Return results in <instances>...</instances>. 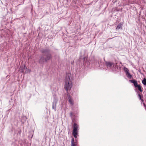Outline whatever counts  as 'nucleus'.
Returning a JSON list of instances; mask_svg holds the SVG:
<instances>
[{
    "instance_id": "423d86ee",
    "label": "nucleus",
    "mask_w": 146,
    "mask_h": 146,
    "mask_svg": "<svg viewBox=\"0 0 146 146\" xmlns=\"http://www.w3.org/2000/svg\"><path fill=\"white\" fill-rule=\"evenodd\" d=\"M25 68H26L25 66H21L19 69V71L20 72H23L24 71Z\"/></svg>"
},
{
    "instance_id": "9d476101",
    "label": "nucleus",
    "mask_w": 146,
    "mask_h": 146,
    "mask_svg": "<svg viewBox=\"0 0 146 146\" xmlns=\"http://www.w3.org/2000/svg\"><path fill=\"white\" fill-rule=\"evenodd\" d=\"M56 103L53 102L52 104V109H54L55 110L56 109Z\"/></svg>"
},
{
    "instance_id": "0eeeda50",
    "label": "nucleus",
    "mask_w": 146,
    "mask_h": 146,
    "mask_svg": "<svg viewBox=\"0 0 146 146\" xmlns=\"http://www.w3.org/2000/svg\"><path fill=\"white\" fill-rule=\"evenodd\" d=\"M113 63L111 62H106V66L110 67H111L112 65H113Z\"/></svg>"
},
{
    "instance_id": "1a4fd4ad",
    "label": "nucleus",
    "mask_w": 146,
    "mask_h": 146,
    "mask_svg": "<svg viewBox=\"0 0 146 146\" xmlns=\"http://www.w3.org/2000/svg\"><path fill=\"white\" fill-rule=\"evenodd\" d=\"M69 99V102L72 105H73L74 104L73 102V101L72 99L71 98V97H69L68 98Z\"/></svg>"
},
{
    "instance_id": "7ed1b4c3",
    "label": "nucleus",
    "mask_w": 146,
    "mask_h": 146,
    "mask_svg": "<svg viewBox=\"0 0 146 146\" xmlns=\"http://www.w3.org/2000/svg\"><path fill=\"white\" fill-rule=\"evenodd\" d=\"M51 57V55L50 54L47 55L45 58L44 57V56H42L39 60V62L41 63L44 62H47L48 60H50Z\"/></svg>"
},
{
    "instance_id": "9b49d317",
    "label": "nucleus",
    "mask_w": 146,
    "mask_h": 146,
    "mask_svg": "<svg viewBox=\"0 0 146 146\" xmlns=\"http://www.w3.org/2000/svg\"><path fill=\"white\" fill-rule=\"evenodd\" d=\"M76 144L74 143V139H72L71 141V146H76Z\"/></svg>"
},
{
    "instance_id": "39448f33",
    "label": "nucleus",
    "mask_w": 146,
    "mask_h": 146,
    "mask_svg": "<svg viewBox=\"0 0 146 146\" xmlns=\"http://www.w3.org/2000/svg\"><path fill=\"white\" fill-rule=\"evenodd\" d=\"M130 82H131L133 83L134 84L135 87L136 88H137L139 86V85H138L137 82V81L136 80H131Z\"/></svg>"
},
{
    "instance_id": "20e7f679",
    "label": "nucleus",
    "mask_w": 146,
    "mask_h": 146,
    "mask_svg": "<svg viewBox=\"0 0 146 146\" xmlns=\"http://www.w3.org/2000/svg\"><path fill=\"white\" fill-rule=\"evenodd\" d=\"M123 69L124 71L126 73V75H127V77L129 78L131 77V75L129 72V70L127 68L125 67Z\"/></svg>"
},
{
    "instance_id": "f8f14e48",
    "label": "nucleus",
    "mask_w": 146,
    "mask_h": 146,
    "mask_svg": "<svg viewBox=\"0 0 146 146\" xmlns=\"http://www.w3.org/2000/svg\"><path fill=\"white\" fill-rule=\"evenodd\" d=\"M142 83L145 86H146V79L144 78L142 81Z\"/></svg>"
},
{
    "instance_id": "f3484780",
    "label": "nucleus",
    "mask_w": 146,
    "mask_h": 146,
    "mask_svg": "<svg viewBox=\"0 0 146 146\" xmlns=\"http://www.w3.org/2000/svg\"><path fill=\"white\" fill-rule=\"evenodd\" d=\"M70 116H72V112H70Z\"/></svg>"
},
{
    "instance_id": "6e6552de",
    "label": "nucleus",
    "mask_w": 146,
    "mask_h": 146,
    "mask_svg": "<svg viewBox=\"0 0 146 146\" xmlns=\"http://www.w3.org/2000/svg\"><path fill=\"white\" fill-rule=\"evenodd\" d=\"M123 25V24L120 23L119 24L117 25V26L116 29L117 30H119V29H122V26Z\"/></svg>"
},
{
    "instance_id": "f257e3e1",
    "label": "nucleus",
    "mask_w": 146,
    "mask_h": 146,
    "mask_svg": "<svg viewBox=\"0 0 146 146\" xmlns=\"http://www.w3.org/2000/svg\"><path fill=\"white\" fill-rule=\"evenodd\" d=\"M71 74L69 73L66 74L65 77L64 88L66 90L67 92L70 90L72 86L71 78H70Z\"/></svg>"
},
{
    "instance_id": "2eb2a0df",
    "label": "nucleus",
    "mask_w": 146,
    "mask_h": 146,
    "mask_svg": "<svg viewBox=\"0 0 146 146\" xmlns=\"http://www.w3.org/2000/svg\"><path fill=\"white\" fill-rule=\"evenodd\" d=\"M31 71V70H30L28 69L26 71H25V73H27L28 72H30Z\"/></svg>"
},
{
    "instance_id": "ddd939ff",
    "label": "nucleus",
    "mask_w": 146,
    "mask_h": 146,
    "mask_svg": "<svg viewBox=\"0 0 146 146\" xmlns=\"http://www.w3.org/2000/svg\"><path fill=\"white\" fill-rule=\"evenodd\" d=\"M41 52L42 53H46L48 52V50L47 49L43 50H41Z\"/></svg>"
},
{
    "instance_id": "dca6fc26",
    "label": "nucleus",
    "mask_w": 146,
    "mask_h": 146,
    "mask_svg": "<svg viewBox=\"0 0 146 146\" xmlns=\"http://www.w3.org/2000/svg\"><path fill=\"white\" fill-rule=\"evenodd\" d=\"M138 96L139 98L141 100V95L140 94H139L138 95Z\"/></svg>"
},
{
    "instance_id": "f03ea898",
    "label": "nucleus",
    "mask_w": 146,
    "mask_h": 146,
    "mask_svg": "<svg viewBox=\"0 0 146 146\" xmlns=\"http://www.w3.org/2000/svg\"><path fill=\"white\" fill-rule=\"evenodd\" d=\"M78 125L76 123H74L73 125V135L74 137L75 138H76L77 137V135L78 133Z\"/></svg>"
},
{
    "instance_id": "4468645a",
    "label": "nucleus",
    "mask_w": 146,
    "mask_h": 146,
    "mask_svg": "<svg viewBox=\"0 0 146 146\" xmlns=\"http://www.w3.org/2000/svg\"><path fill=\"white\" fill-rule=\"evenodd\" d=\"M137 88H138V90L140 92H142V90L141 89V86L140 85H139V86Z\"/></svg>"
}]
</instances>
